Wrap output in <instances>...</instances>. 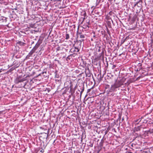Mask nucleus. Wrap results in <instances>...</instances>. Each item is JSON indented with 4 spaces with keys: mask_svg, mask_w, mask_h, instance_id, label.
<instances>
[{
    "mask_svg": "<svg viewBox=\"0 0 153 153\" xmlns=\"http://www.w3.org/2000/svg\"><path fill=\"white\" fill-rule=\"evenodd\" d=\"M125 79L124 78H122L120 80H117L114 83L111 85L110 89L107 91L108 94L110 92L116 91L117 88L123 85Z\"/></svg>",
    "mask_w": 153,
    "mask_h": 153,
    "instance_id": "nucleus-1",
    "label": "nucleus"
},
{
    "mask_svg": "<svg viewBox=\"0 0 153 153\" xmlns=\"http://www.w3.org/2000/svg\"><path fill=\"white\" fill-rule=\"evenodd\" d=\"M26 78H23L21 76L17 77L15 80L14 82L15 84H17L19 82H23L26 80Z\"/></svg>",
    "mask_w": 153,
    "mask_h": 153,
    "instance_id": "nucleus-2",
    "label": "nucleus"
},
{
    "mask_svg": "<svg viewBox=\"0 0 153 153\" xmlns=\"http://www.w3.org/2000/svg\"><path fill=\"white\" fill-rule=\"evenodd\" d=\"M42 43V41L41 40L39 39L36 44L35 46L33 48L35 50H36Z\"/></svg>",
    "mask_w": 153,
    "mask_h": 153,
    "instance_id": "nucleus-3",
    "label": "nucleus"
},
{
    "mask_svg": "<svg viewBox=\"0 0 153 153\" xmlns=\"http://www.w3.org/2000/svg\"><path fill=\"white\" fill-rule=\"evenodd\" d=\"M42 43V41L41 40L39 39L36 44L35 46L33 48L35 50H36Z\"/></svg>",
    "mask_w": 153,
    "mask_h": 153,
    "instance_id": "nucleus-4",
    "label": "nucleus"
},
{
    "mask_svg": "<svg viewBox=\"0 0 153 153\" xmlns=\"http://www.w3.org/2000/svg\"><path fill=\"white\" fill-rule=\"evenodd\" d=\"M35 51L36 50L33 48L29 53L28 54L27 56L26 57H29L31 56Z\"/></svg>",
    "mask_w": 153,
    "mask_h": 153,
    "instance_id": "nucleus-5",
    "label": "nucleus"
},
{
    "mask_svg": "<svg viewBox=\"0 0 153 153\" xmlns=\"http://www.w3.org/2000/svg\"><path fill=\"white\" fill-rule=\"evenodd\" d=\"M141 127L140 126H138L137 127L134 128V131H140V130Z\"/></svg>",
    "mask_w": 153,
    "mask_h": 153,
    "instance_id": "nucleus-6",
    "label": "nucleus"
},
{
    "mask_svg": "<svg viewBox=\"0 0 153 153\" xmlns=\"http://www.w3.org/2000/svg\"><path fill=\"white\" fill-rule=\"evenodd\" d=\"M17 44L19 45H20L21 46H23V45H24L25 43L21 41H19L18 42H17Z\"/></svg>",
    "mask_w": 153,
    "mask_h": 153,
    "instance_id": "nucleus-7",
    "label": "nucleus"
},
{
    "mask_svg": "<svg viewBox=\"0 0 153 153\" xmlns=\"http://www.w3.org/2000/svg\"><path fill=\"white\" fill-rule=\"evenodd\" d=\"M105 88L106 89H108L106 91H107L109 89H110V88L109 85H106L105 86Z\"/></svg>",
    "mask_w": 153,
    "mask_h": 153,
    "instance_id": "nucleus-8",
    "label": "nucleus"
},
{
    "mask_svg": "<svg viewBox=\"0 0 153 153\" xmlns=\"http://www.w3.org/2000/svg\"><path fill=\"white\" fill-rule=\"evenodd\" d=\"M65 38L67 40L69 38V34L67 33L66 34Z\"/></svg>",
    "mask_w": 153,
    "mask_h": 153,
    "instance_id": "nucleus-9",
    "label": "nucleus"
},
{
    "mask_svg": "<svg viewBox=\"0 0 153 153\" xmlns=\"http://www.w3.org/2000/svg\"><path fill=\"white\" fill-rule=\"evenodd\" d=\"M79 48L76 47H75V50H74V51H76V52H78L79 51Z\"/></svg>",
    "mask_w": 153,
    "mask_h": 153,
    "instance_id": "nucleus-10",
    "label": "nucleus"
},
{
    "mask_svg": "<svg viewBox=\"0 0 153 153\" xmlns=\"http://www.w3.org/2000/svg\"><path fill=\"white\" fill-rule=\"evenodd\" d=\"M89 24L88 23V25H83V27L84 28V29H86L87 28V27H88V28H89L88 25Z\"/></svg>",
    "mask_w": 153,
    "mask_h": 153,
    "instance_id": "nucleus-11",
    "label": "nucleus"
},
{
    "mask_svg": "<svg viewBox=\"0 0 153 153\" xmlns=\"http://www.w3.org/2000/svg\"><path fill=\"white\" fill-rule=\"evenodd\" d=\"M83 16H84V17H82V19H83V21H84V20L85 19V16H86V13H85V12L84 14H83Z\"/></svg>",
    "mask_w": 153,
    "mask_h": 153,
    "instance_id": "nucleus-12",
    "label": "nucleus"
},
{
    "mask_svg": "<svg viewBox=\"0 0 153 153\" xmlns=\"http://www.w3.org/2000/svg\"><path fill=\"white\" fill-rule=\"evenodd\" d=\"M80 38H85V36L83 35H81L80 36Z\"/></svg>",
    "mask_w": 153,
    "mask_h": 153,
    "instance_id": "nucleus-13",
    "label": "nucleus"
},
{
    "mask_svg": "<svg viewBox=\"0 0 153 153\" xmlns=\"http://www.w3.org/2000/svg\"><path fill=\"white\" fill-rule=\"evenodd\" d=\"M140 120H140L139 119L138 120H137L136 121H135V122H138V123H139L140 121Z\"/></svg>",
    "mask_w": 153,
    "mask_h": 153,
    "instance_id": "nucleus-14",
    "label": "nucleus"
},
{
    "mask_svg": "<svg viewBox=\"0 0 153 153\" xmlns=\"http://www.w3.org/2000/svg\"><path fill=\"white\" fill-rule=\"evenodd\" d=\"M66 60H67V59H70V56H68L67 58H66Z\"/></svg>",
    "mask_w": 153,
    "mask_h": 153,
    "instance_id": "nucleus-15",
    "label": "nucleus"
},
{
    "mask_svg": "<svg viewBox=\"0 0 153 153\" xmlns=\"http://www.w3.org/2000/svg\"><path fill=\"white\" fill-rule=\"evenodd\" d=\"M91 88L88 89V90H87V93L89 92L90 91H91Z\"/></svg>",
    "mask_w": 153,
    "mask_h": 153,
    "instance_id": "nucleus-16",
    "label": "nucleus"
},
{
    "mask_svg": "<svg viewBox=\"0 0 153 153\" xmlns=\"http://www.w3.org/2000/svg\"><path fill=\"white\" fill-rule=\"evenodd\" d=\"M84 87H83V88H82V91H83H83H84Z\"/></svg>",
    "mask_w": 153,
    "mask_h": 153,
    "instance_id": "nucleus-17",
    "label": "nucleus"
},
{
    "mask_svg": "<svg viewBox=\"0 0 153 153\" xmlns=\"http://www.w3.org/2000/svg\"><path fill=\"white\" fill-rule=\"evenodd\" d=\"M44 73H46V72H43L42 73V74H43Z\"/></svg>",
    "mask_w": 153,
    "mask_h": 153,
    "instance_id": "nucleus-18",
    "label": "nucleus"
},
{
    "mask_svg": "<svg viewBox=\"0 0 153 153\" xmlns=\"http://www.w3.org/2000/svg\"><path fill=\"white\" fill-rule=\"evenodd\" d=\"M83 91H81L80 92V95H81Z\"/></svg>",
    "mask_w": 153,
    "mask_h": 153,
    "instance_id": "nucleus-19",
    "label": "nucleus"
},
{
    "mask_svg": "<svg viewBox=\"0 0 153 153\" xmlns=\"http://www.w3.org/2000/svg\"><path fill=\"white\" fill-rule=\"evenodd\" d=\"M56 61H57L58 62H59V60H56Z\"/></svg>",
    "mask_w": 153,
    "mask_h": 153,
    "instance_id": "nucleus-20",
    "label": "nucleus"
},
{
    "mask_svg": "<svg viewBox=\"0 0 153 153\" xmlns=\"http://www.w3.org/2000/svg\"><path fill=\"white\" fill-rule=\"evenodd\" d=\"M97 153H99V152H97Z\"/></svg>",
    "mask_w": 153,
    "mask_h": 153,
    "instance_id": "nucleus-21",
    "label": "nucleus"
}]
</instances>
